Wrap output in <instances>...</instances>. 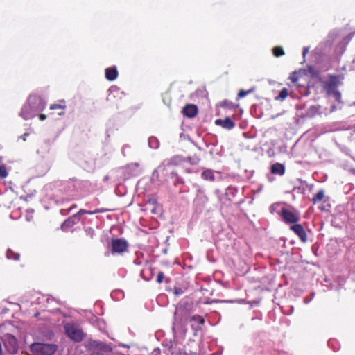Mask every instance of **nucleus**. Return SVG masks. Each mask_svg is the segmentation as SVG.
I'll return each mask as SVG.
<instances>
[{"label":"nucleus","mask_w":355,"mask_h":355,"mask_svg":"<svg viewBox=\"0 0 355 355\" xmlns=\"http://www.w3.org/2000/svg\"><path fill=\"white\" fill-rule=\"evenodd\" d=\"M332 95L338 103H342L341 94L338 89Z\"/></svg>","instance_id":"nucleus-26"},{"label":"nucleus","mask_w":355,"mask_h":355,"mask_svg":"<svg viewBox=\"0 0 355 355\" xmlns=\"http://www.w3.org/2000/svg\"><path fill=\"white\" fill-rule=\"evenodd\" d=\"M289 79L292 83H296L299 80V73L297 71H293L290 74Z\"/></svg>","instance_id":"nucleus-22"},{"label":"nucleus","mask_w":355,"mask_h":355,"mask_svg":"<svg viewBox=\"0 0 355 355\" xmlns=\"http://www.w3.org/2000/svg\"><path fill=\"white\" fill-rule=\"evenodd\" d=\"M324 190L321 189L317 192V193L312 198V202L315 205L318 202L322 201L324 198Z\"/></svg>","instance_id":"nucleus-15"},{"label":"nucleus","mask_w":355,"mask_h":355,"mask_svg":"<svg viewBox=\"0 0 355 355\" xmlns=\"http://www.w3.org/2000/svg\"><path fill=\"white\" fill-rule=\"evenodd\" d=\"M105 78L108 80H111V68H107L105 69Z\"/></svg>","instance_id":"nucleus-32"},{"label":"nucleus","mask_w":355,"mask_h":355,"mask_svg":"<svg viewBox=\"0 0 355 355\" xmlns=\"http://www.w3.org/2000/svg\"><path fill=\"white\" fill-rule=\"evenodd\" d=\"M39 119L41 121H44L46 119V116L44 114H39Z\"/></svg>","instance_id":"nucleus-34"},{"label":"nucleus","mask_w":355,"mask_h":355,"mask_svg":"<svg viewBox=\"0 0 355 355\" xmlns=\"http://www.w3.org/2000/svg\"><path fill=\"white\" fill-rule=\"evenodd\" d=\"M280 216H282L283 220L288 224H297V223L300 219V216L297 213L292 211L286 208L282 209Z\"/></svg>","instance_id":"nucleus-5"},{"label":"nucleus","mask_w":355,"mask_h":355,"mask_svg":"<svg viewBox=\"0 0 355 355\" xmlns=\"http://www.w3.org/2000/svg\"><path fill=\"white\" fill-rule=\"evenodd\" d=\"M272 53L275 57H280V56L284 55V49L281 46L274 47L272 49Z\"/></svg>","instance_id":"nucleus-19"},{"label":"nucleus","mask_w":355,"mask_h":355,"mask_svg":"<svg viewBox=\"0 0 355 355\" xmlns=\"http://www.w3.org/2000/svg\"><path fill=\"white\" fill-rule=\"evenodd\" d=\"M118 76V71L115 66L112 67V80H114Z\"/></svg>","instance_id":"nucleus-30"},{"label":"nucleus","mask_w":355,"mask_h":355,"mask_svg":"<svg viewBox=\"0 0 355 355\" xmlns=\"http://www.w3.org/2000/svg\"><path fill=\"white\" fill-rule=\"evenodd\" d=\"M26 103L37 112L42 111L46 105L42 97L37 94L30 95Z\"/></svg>","instance_id":"nucleus-4"},{"label":"nucleus","mask_w":355,"mask_h":355,"mask_svg":"<svg viewBox=\"0 0 355 355\" xmlns=\"http://www.w3.org/2000/svg\"><path fill=\"white\" fill-rule=\"evenodd\" d=\"M37 112L26 103L21 108L20 116L25 120L31 119L36 116Z\"/></svg>","instance_id":"nucleus-8"},{"label":"nucleus","mask_w":355,"mask_h":355,"mask_svg":"<svg viewBox=\"0 0 355 355\" xmlns=\"http://www.w3.org/2000/svg\"><path fill=\"white\" fill-rule=\"evenodd\" d=\"M215 123L227 130H232L235 127V123L228 116L223 119H216Z\"/></svg>","instance_id":"nucleus-11"},{"label":"nucleus","mask_w":355,"mask_h":355,"mask_svg":"<svg viewBox=\"0 0 355 355\" xmlns=\"http://www.w3.org/2000/svg\"><path fill=\"white\" fill-rule=\"evenodd\" d=\"M8 175L7 168L4 165H0V180L6 178Z\"/></svg>","instance_id":"nucleus-21"},{"label":"nucleus","mask_w":355,"mask_h":355,"mask_svg":"<svg viewBox=\"0 0 355 355\" xmlns=\"http://www.w3.org/2000/svg\"><path fill=\"white\" fill-rule=\"evenodd\" d=\"M4 345L10 353L15 354L17 352V340L13 336L6 335L4 340Z\"/></svg>","instance_id":"nucleus-6"},{"label":"nucleus","mask_w":355,"mask_h":355,"mask_svg":"<svg viewBox=\"0 0 355 355\" xmlns=\"http://www.w3.org/2000/svg\"><path fill=\"white\" fill-rule=\"evenodd\" d=\"M336 76H331L330 80L327 82L324 85V89L326 91L327 95L330 96L333 94L338 89V85Z\"/></svg>","instance_id":"nucleus-9"},{"label":"nucleus","mask_w":355,"mask_h":355,"mask_svg":"<svg viewBox=\"0 0 355 355\" xmlns=\"http://www.w3.org/2000/svg\"><path fill=\"white\" fill-rule=\"evenodd\" d=\"M189 321H196L198 322L200 325H203L205 324V320L204 318L200 315H193L191 318H189Z\"/></svg>","instance_id":"nucleus-20"},{"label":"nucleus","mask_w":355,"mask_h":355,"mask_svg":"<svg viewBox=\"0 0 355 355\" xmlns=\"http://www.w3.org/2000/svg\"><path fill=\"white\" fill-rule=\"evenodd\" d=\"M74 218H69L64 221L62 224L61 228L62 230L66 231L67 228L72 227L74 225V221L73 220Z\"/></svg>","instance_id":"nucleus-17"},{"label":"nucleus","mask_w":355,"mask_h":355,"mask_svg":"<svg viewBox=\"0 0 355 355\" xmlns=\"http://www.w3.org/2000/svg\"><path fill=\"white\" fill-rule=\"evenodd\" d=\"M270 173L274 175H283L285 173V167L282 164L275 163L271 166Z\"/></svg>","instance_id":"nucleus-12"},{"label":"nucleus","mask_w":355,"mask_h":355,"mask_svg":"<svg viewBox=\"0 0 355 355\" xmlns=\"http://www.w3.org/2000/svg\"><path fill=\"white\" fill-rule=\"evenodd\" d=\"M136 166H139V164H135Z\"/></svg>","instance_id":"nucleus-39"},{"label":"nucleus","mask_w":355,"mask_h":355,"mask_svg":"<svg viewBox=\"0 0 355 355\" xmlns=\"http://www.w3.org/2000/svg\"><path fill=\"white\" fill-rule=\"evenodd\" d=\"M112 93H116L117 95L116 94H114V97L116 98L117 96H118V93H119V89L116 87H113L112 86Z\"/></svg>","instance_id":"nucleus-33"},{"label":"nucleus","mask_w":355,"mask_h":355,"mask_svg":"<svg viewBox=\"0 0 355 355\" xmlns=\"http://www.w3.org/2000/svg\"><path fill=\"white\" fill-rule=\"evenodd\" d=\"M76 207V205H73L71 207L70 209H72L73 208Z\"/></svg>","instance_id":"nucleus-37"},{"label":"nucleus","mask_w":355,"mask_h":355,"mask_svg":"<svg viewBox=\"0 0 355 355\" xmlns=\"http://www.w3.org/2000/svg\"><path fill=\"white\" fill-rule=\"evenodd\" d=\"M129 243L123 238L112 239V255H123L128 252Z\"/></svg>","instance_id":"nucleus-2"},{"label":"nucleus","mask_w":355,"mask_h":355,"mask_svg":"<svg viewBox=\"0 0 355 355\" xmlns=\"http://www.w3.org/2000/svg\"><path fill=\"white\" fill-rule=\"evenodd\" d=\"M108 209H96L94 211H88V210L81 209L78 211V213L76 214L73 216V218L80 217L85 214H97V213H102V212L106 211Z\"/></svg>","instance_id":"nucleus-13"},{"label":"nucleus","mask_w":355,"mask_h":355,"mask_svg":"<svg viewBox=\"0 0 355 355\" xmlns=\"http://www.w3.org/2000/svg\"><path fill=\"white\" fill-rule=\"evenodd\" d=\"M65 108V106L64 105H59V104H53V105H51L50 106V109L51 110H64Z\"/></svg>","instance_id":"nucleus-28"},{"label":"nucleus","mask_w":355,"mask_h":355,"mask_svg":"<svg viewBox=\"0 0 355 355\" xmlns=\"http://www.w3.org/2000/svg\"><path fill=\"white\" fill-rule=\"evenodd\" d=\"M121 95H125V94H124V92H121Z\"/></svg>","instance_id":"nucleus-38"},{"label":"nucleus","mask_w":355,"mask_h":355,"mask_svg":"<svg viewBox=\"0 0 355 355\" xmlns=\"http://www.w3.org/2000/svg\"><path fill=\"white\" fill-rule=\"evenodd\" d=\"M292 230L300 239L302 243H306L308 241L306 232L301 224H294L290 227Z\"/></svg>","instance_id":"nucleus-7"},{"label":"nucleus","mask_w":355,"mask_h":355,"mask_svg":"<svg viewBox=\"0 0 355 355\" xmlns=\"http://www.w3.org/2000/svg\"><path fill=\"white\" fill-rule=\"evenodd\" d=\"M198 110V107L196 105L187 104L183 107L182 113L188 118H193L197 115Z\"/></svg>","instance_id":"nucleus-10"},{"label":"nucleus","mask_w":355,"mask_h":355,"mask_svg":"<svg viewBox=\"0 0 355 355\" xmlns=\"http://www.w3.org/2000/svg\"><path fill=\"white\" fill-rule=\"evenodd\" d=\"M85 232L88 236H89L91 239L93 237L94 234V230L90 227L85 229Z\"/></svg>","instance_id":"nucleus-29"},{"label":"nucleus","mask_w":355,"mask_h":355,"mask_svg":"<svg viewBox=\"0 0 355 355\" xmlns=\"http://www.w3.org/2000/svg\"><path fill=\"white\" fill-rule=\"evenodd\" d=\"M164 278V274L163 272H159L157 277V282L161 284Z\"/></svg>","instance_id":"nucleus-27"},{"label":"nucleus","mask_w":355,"mask_h":355,"mask_svg":"<svg viewBox=\"0 0 355 355\" xmlns=\"http://www.w3.org/2000/svg\"><path fill=\"white\" fill-rule=\"evenodd\" d=\"M183 293H184V291H183V290L182 288H178V287H175L174 288V293L176 295H178V296L181 295L183 294Z\"/></svg>","instance_id":"nucleus-31"},{"label":"nucleus","mask_w":355,"mask_h":355,"mask_svg":"<svg viewBox=\"0 0 355 355\" xmlns=\"http://www.w3.org/2000/svg\"><path fill=\"white\" fill-rule=\"evenodd\" d=\"M66 334L72 340L79 342L83 338V333L80 329L73 324H67L64 325Z\"/></svg>","instance_id":"nucleus-3"},{"label":"nucleus","mask_w":355,"mask_h":355,"mask_svg":"<svg viewBox=\"0 0 355 355\" xmlns=\"http://www.w3.org/2000/svg\"><path fill=\"white\" fill-rule=\"evenodd\" d=\"M288 95V89L286 88H283L279 93L278 96H277L275 99L276 101H284Z\"/></svg>","instance_id":"nucleus-18"},{"label":"nucleus","mask_w":355,"mask_h":355,"mask_svg":"<svg viewBox=\"0 0 355 355\" xmlns=\"http://www.w3.org/2000/svg\"><path fill=\"white\" fill-rule=\"evenodd\" d=\"M182 161V159L177 156V157H172L170 161H169V164L171 165H178L180 163V162Z\"/></svg>","instance_id":"nucleus-23"},{"label":"nucleus","mask_w":355,"mask_h":355,"mask_svg":"<svg viewBox=\"0 0 355 355\" xmlns=\"http://www.w3.org/2000/svg\"><path fill=\"white\" fill-rule=\"evenodd\" d=\"M201 177L205 180H209L211 182H214L215 180L214 172L211 169L205 170L202 173Z\"/></svg>","instance_id":"nucleus-14"},{"label":"nucleus","mask_w":355,"mask_h":355,"mask_svg":"<svg viewBox=\"0 0 355 355\" xmlns=\"http://www.w3.org/2000/svg\"><path fill=\"white\" fill-rule=\"evenodd\" d=\"M187 160H188V162H189L191 164H192V165H196V164H198L199 163V162H200V159L198 157H189L187 158Z\"/></svg>","instance_id":"nucleus-24"},{"label":"nucleus","mask_w":355,"mask_h":355,"mask_svg":"<svg viewBox=\"0 0 355 355\" xmlns=\"http://www.w3.org/2000/svg\"><path fill=\"white\" fill-rule=\"evenodd\" d=\"M6 257L8 259H12L14 261H18L20 258V254L14 252L11 249H8L6 252Z\"/></svg>","instance_id":"nucleus-16"},{"label":"nucleus","mask_w":355,"mask_h":355,"mask_svg":"<svg viewBox=\"0 0 355 355\" xmlns=\"http://www.w3.org/2000/svg\"><path fill=\"white\" fill-rule=\"evenodd\" d=\"M252 91V89H250L248 91H245V90L242 89V90L239 91V92L238 93L237 97H238V98H243L247 94H250Z\"/></svg>","instance_id":"nucleus-25"},{"label":"nucleus","mask_w":355,"mask_h":355,"mask_svg":"<svg viewBox=\"0 0 355 355\" xmlns=\"http://www.w3.org/2000/svg\"><path fill=\"white\" fill-rule=\"evenodd\" d=\"M308 51H309V49L307 47L304 48L303 53H302L304 56H305V55L307 53Z\"/></svg>","instance_id":"nucleus-36"},{"label":"nucleus","mask_w":355,"mask_h":355,"mask_svg":"<svg viewBox=\"0 0 355 355\" xmlns=\"http://www.w3.org/2000/svg\"><path fill=\"white\" fill-rule=\"evenodd\" d=\"M337 110V107L335 105L331 106L330 112H334Z\"/></svg>","instance_id":"nucleus-35"},{"label":"nucleus","mask_w":355,"mask_h":355,"mask_svg":"<svg viewBox=\"0 0 355 355\" xmlns=\"http://www.w3.org/2000/svg\"><path fill=\"white\" fill-rule=\"evenodd\" d=\"M31 350L36 355H53L57 350V345L35 343L31 345Z\"/></svg>","instance_id":"nucleus-1"}]
</instances>
